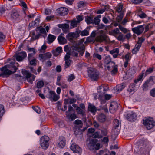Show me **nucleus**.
I'll list each match as a JSON object with an SVG mask.
<instances>
[{"mask_svg": "<svg viewBox=\"0 0 155 155\" xmlns=\"http://www.w3.org/2000/svg\"><path fill=\"white\" fill-rule=\"evenodd\" d=\"M119 52V50L118 48L114 49L109 51L110 54L113 55V57L114 58H116L118 56Z\"/></svg>", "mask_w": 155, "mask_h": 155, "instance_id": "nucleus-21", "label": "nucleus"}, {"mask_svg": "<svg viewBox=\"0 0 155 155\" xmlns=\"http://www.w3.org/2000/svg\"><path fill=\"white\" fill-rule=\"evenodd\" d=\"M97 119L100 122H103L106 120V116L104 114H101L99 115Z\"/></svg>", "mask_w": 155, "mask_h": 155, "instance_id": "nucleus-29", "label": "nucleus"}, {"mask_svg": "<svg viewBox=\"0 0 155 155\" xmlns=\"http://www.w3.org/2000/svg\"><path fill=\"white\" fill-rule=\"evenodd\" d=\"M108 132L109 130L107 127L103 128L101 130V133L102 136H107Z\"/></svg>", "mask_w": 155, "mask_h": 155, "instance_id": "nucleus-33", "label": "nucleus"}, {"mask_svg": "<svg viewBox=\"0 0 155 155\" xmlns=\"http://www.w3.org/2000/svg\"><path fill=\"white\" fill-rule=\"evenodd\" d=\"M114 123L115 128V129H116L119 126V121L118 119H115L114 120Z\"/></svg>", "mask_w": 155, "mask_h": 155, "instance_id": "nucleus-42", "label": "nucleus"}, {"mask_svg": "<svg viewBox=\"0 0 155 155\" xmlns=\"http://www.w3.org/2000/svg\"><path fill=\"white\" fill-rule=\"evenodd\" d=\"M94 137V138H97L100 139L103 137L102 135H99L98 132H95L93 134Z\"/></svg>", "mask_w": 155, "mask_h": 155, "instance_id": "nucleus-43", "label": "nucleus"}, {"mask_svg": "<svg viewBox=\"0 0 155 155\" xmlns=\"http://www.w3.org/2000/svg\"><path fill=\"white\" fill-rule=\"evenodd\" d=\"M49 140V137L46 136H44L42 137L40 140V144L44 149H46L48 147V141Z\"/></svg>", "mask_w": 155, "mask_h": 155, "instance_id": "nucleus-4", "label": "nucleus"}, {"mask_svg": "<svg viewBox=\"0 0 155 155\" xmlns=\"http://www.w3.org/2000/svg\"><path fill=\"white\" fill-rule=\"evenodd\" d=\"M76 110H77L78 113V114H81L82 115H83L84 114V112L85 110H84L82 109H81L79 107H78L76 108Z\"/></svg>", "mask_w": 155, "mask_h": 155, "instance_id": "nucleus-44", "label": "nucleus"}, {"mask_svg": "<svg viewBox=\"0 0 155 155\" xmlns=\"http://www.w3.org/2000/svg\"><path fill=\"white\" fill-rule=\"evenodd\" d=\"M86 22L88 24H93V18L91 16H87L85 19Z\"/></svg>", "mask_w": 155, "mask_h": 155, "instance_id": "nucleus-38", "label": "nucleus"}, {"mask_svg": "<svg viewBox=\"0 0 155 155\" xmlns=\"http://www.w3.org/2000/svg\"><path fill=\"white\" fill-rule=\"evenodd\" d=\"M76 21L79 23L80 21H82L83 19V17L82 16L79 15L77 17Z\"/></svg>", "mask_w": 155, "mask_h": 155, "instance_id": "nucleus-58", "label": "nucleus"}, {"mask_svg": "<svg viewBox=\"0 0 155 155\" xmlns=\"http://www.w3.org/2000/svg\"><path fill=\"white\" fill-rule=\"evenodd\" d=\"M14 62H11L9 65H6L1 68L0 70L2 72L0 74V77L4 78L7 77L12 73L16 72L17 68L14 65Z\"/></svg>", "mask_w": 155, "mask_h": 155, "instance_id": "nucleus-1", "label": "nucleus"}, {"mask_svg": "<svg viewBox=\"0 0 155 155\" xmlns=\"http://www.w3.org/2000/svg\"><path fill=\"white\" fill-rule=\"evenodd\" d=\"M78 23L75 19L73 20L71 23V28H73L77 26Z\"/></svg>", "mask_w": 155, "mask_h": 155, "instance_id": "nucleus-40", "label": "nucleus"}, {"mask_svg": "<svg viewBox=\"0 0 155 155\" xmlns=\"http://www.w3.org/2000/svg\"><path fill=\"white\" fill-rule=\"evenodd\" d=\"M128 22L129 20L128 18L126 17L122 21H121L120 22L121 24L123 25H126V23Z\"/></svg>", "mask_w": 155, "mask_h": 155, "instance_id": "nucleus-46", "label": "nucleus"}, {"mask_svg": "<svg viewBox=\"0 0 155 155\" xmlns=\"http://www.w3.org/2000/svg\"><path fill=\"white\" fill-rule=\"evenodd\" d=\"M89 35L88 31L86 30H84L81 31L80 33L81 35L82 36H87Z\"/></svg>", "mask_w": 155, "mask_h": 155, "instance_id": "nucleus-50", "label": "nucleus"}, {"mask_svg": "<svg viewBox=\"0 0 155 155\" xmlns=\"http://www.w3.org/2000/svg\"><path fill=\"white\" fill-rule=\"evenodd\" d=\"M65 139L64 137H60L57 142V146L61 148H63L65 145Z\"/></svg>", "mask_w": 155, "mask_h": 155, "instance_id": "nucleus-14", "label": "nucleus"}, {"mask_svg": "<svg viewBox=\"0 0 155 155\" xmlns=\"http://www.w3.org/2000/svg\"><path fill=\"white\" fill-rule=\"evenodd\" d=\"M111 67H112V70L111 71V73L112 75H115L118 72V66L117 65L115 64L114 63V65L113 66L111 65Z\"/></svg>", "mask_w": 155, "mask_h": 155, "instance_id": "nucleus-31", "label": "nucleus"}, {"mask_svg": "<svg viewBox=\"0 0 155 155\" xmlns=\"http://www.w3.org/2000/svg\"><path fill=\"white\" fill-rule=\"evenodd\" d=\"M136 71V68L135 67H133L130 68L128 71L129 74L132 75L134 74Z\"/></svg>", "mask_w": 155, "mask_h": 155, "instance_id": "nucleus-34", "label": "nucleus"}, {"mask_svg": "<svg viewBox=\"0 0 155 155\" xmlns=\"http://www.w3.org/2000/svg\"><path fill=\"white\" fill-rule=\"evenodd\" d=\"M125 83H122L116 86L115 90L116 91L120 92L125 88Z\"/></svg>", "mask_w": 155, "mask_h": 155, "instance_id": "nucleus-27", "label": "nucleus"}, {"mask_svg": "<svg viewBox=\"0 0 155 155\" xmlns=\"http://www.w3.org/2000/svg\"><path fill=\"white\" fill-rule=\"evenodd\" d=\"M150 95L153 97H155V88L152 89L150 92Z\"/></svg>", "mask_w": 155, "mask_h": 155, "instance_id": "nucleus-63", "label": "nucleus"}, {"mask_svg": "<svg viewBox=\"0 0 155 155\" xmlns=\"http://www.w3.org/2000/svg\"><path fill=\"white\" fill-rule=\"evenodd\" d=\"M74 122L76 124L79 125L80 126L82 127L83 125V123L82 121L79 120H75Z\"/></svg>", "mask_w": 155, "mask_h": 155, "instance_id": "nucleus-55", "label": "nucleus"}, {"mask_svg": "<svg viewBox=\"0 0 155 155\" xmlns=\"http://www.w3.org/2000/svg\"><path fill=\"white\" fill-rule=\"evenodd\" d=\"M58 26L59 28H62L65 33H67V30L69 29V25L66 23L58 24Z\"/></svg>", "mask_w": 155, "mask_h": 155, "instance_id": "nucleus-22", "label": "nucleus"}, {"mask_svg": "<svg viewBox=\"0 0 155 155\" xmlns=\"http://www.w3.org/2000/svg\"><path fill=\"white\" fill-rule=\"evenodd\" d=\"M68 9L66 8L61 7L57 9L58 14L62 15H65L68 13Z\"/></svg>", "mask_w": 155, "mask_h": 155, "instance_id": "nucleus-20", "label": "nucleus"}, {"mask_svg": "<svg viewBox=\"0 0 155 155\" xmlns=\"http://www.w3.org/2000/svg\"><path fill=\"white\" fill-rule=\"evenodd\" d=\"M106 136L104 137L102 140V142L104 144L108 143L109 141V136Z\"/></svg>", "mask_w": 155, "mask_h": 155, "instance_id": "nucleus-51", "label": "nucleus"}, {"mask_svg": "<svg viewBox=\"0 0 155 155\" xmlns=\"http://www.w3.org/2000/svg\"><path fill=\"white\" fill-rule=\"evenodd\" d=\"M101 18V15H98L95 17L94 20H93V24H95L96 25H98L100 22V19Z\"/></svg>", "mask_w": 155, "mask_h": 155, "instance_id": "nucleus-37", "label": "nucleus"}, {"mask_svg": "<svg viewBox=\"0 0 155 155\" xmlns=\"http://www.w3.org/2000/svg\"><path fill=\"white\" fill-rule=\"evenodd\" d=\"M79 36V34L77 33L70 32L68 34L66 38L68 40L71 41L73 38H77Z\"/></svg>", "mask_w": 155, "mask_h": 155, "instance_id": "nucleus-16", "label": "nucleus"}, {"mask_svg": "<svg viewBox=\"0 0 155 155\" xmlns=\"http://www.w3.org/2000/svg\"><path fill=\"white\" fill-rule=\"evenodd\" d=\"M65 68H67L70 66L71 61L70 60H65Z\"/></svg>", "mask_w": 155, "mask_h": 155, "instance_id": "nucleus-56", "label": "nucleus"}, {"mask_svg": "<svg viewBox=\"0 0 155 155\" xmlns=\"http://www.w3.org/2000/svg\"><path fill=\"white\" fill-rule=\"evenodd\" d=\"M139 16L142 18H146L147 17V15L144 13L143 12L140 14L139 15Z\"/></svg>", "mask_w": 155, "mask_h": 155, "instance_id": "nucleus-62", "label": "nucleus"}, {"mask_svg": "<svg viewBox=\"0 0 155 155\" xmlns=\"http://www.w3.org/2000/svg\"><path fill=\"white\" fill-rule=\"evenodd\" d=\"M70 149L74 153H81L82 149L78 145L75 143H73L70 147Z\"/></svg>", "mask_w": 155, "mask_h": 155, "instance_id": "nucleus-10", "label": "nucleus"}, {"mask_svg": "<svg viewBox=\"0 0 155 155\" xmlns=\"http://www.w3.org/2000/svg\"><path fill=\"white\" fill-rule=\"evenodd\" d=\"M88 110L92 113H94L97 111V108L94 105L89 104L88 106Z\"/></svg>", "mask_w": 155, "mask_h": 155, "instance_id": "nucleus-32", "label": "nucleus"}, {"mask_svg": "<svg viewBox=\"0 0 155 155\" xmlns=\"http://www.w3.org/2000/svg\"><path fill=\"white\" fill-rule=\"evenodd\" d=\"M97 91L99 94L98 98L100 100H101L102 97L105 93V88L103 86H100L97 88Z\"/></svg>", "mask_w": 155, "mask_h": 155, "instance_id": "nucleus-19", "label": "nucleus"}, {"mask_svg": "<svg viewBox=\"0 0 155 155\" xmlns=\"http://www.w3.org/2000/svg\"><path fill=\"white\" fill-rule=\"evenodd\" d=\"M144 39L142 37L138 38V41L137 43L140 44L142 45V43L144 41Z\"/></svg>", "mask_w": 155, "mask_h": 155, "instance_id": "nucleus-59", "label": "nucleus"}, {"mask_svg": "<svg viewBox=\"0 0 155 155\" xmlns=\"http://www.w3.org/2000/svg\"><path fill=\"white\" fill-rule=\"evenodd\" d=\"M33 36L32 37V38L34 40L37 39H38L39 37L41 36V34H38L36 35H35V33H33Z\"/></svg>", "mask_w": 155, "mask_h": 155, "instance_id": "nucleus-60", "label": "nucleus"}, {"mask_svg": "<svg viewBox=\"0 0 155 155\" xmlns=\"http://www.w3.org/2000/svg\"><path fill=\"white\" fill-rule=\"evenodd\" d=\"M58 40L59 44L64 45L67 43V40L64 37L61 36H58Z\"/></svg>", "mask_w": 155, "mask_h": 155, "instance_id": "nucleus-26", "label": "nucleus"}, {"mask_svg": "<svg viewBox=\"0 0 155 155\" xmlns=\"http://www.w3.org/2000/svg\"><path fill=\"white\" fill-rule=\"evenodd\" d=\"M136 115L134 112L130 111L128 112L127 115V118L129 121H134L136 119Z\"/></svg>", "mask_w": 155, "mask_h": 155, "instance_id": "nucleus-15", "label": "nucleus"}, {"mask_svg": "<svg viewBox=\"0 0 155 155\" xmlns=\"http://www.w3.org/2000/svg\"><path fill=\"white\" fill-rule=\"evenodd\" d=\"M71 48L73 51L71 52V54L72 56L76 57L78 56V53L75 52V51H77L80 53V55L81 56H83L85 51V47L84 45H83L80 47L77 46H73Z\"/></svg>", "mask_w": 155, "mask_h": 155, "instance_id": "nucleus-2", "label": "nucleus"}, {"mask_svg": "<svg viewBox=\"0 0 155 155\" xmlns=\"http://www.w3.org/2000/svg\"><path fill=\"white\" fill-rule=\"evenodd\" d=\"M56 37L51 34H49L48 36L47 40V42L49 44L52 43L56 39Z\"/></svg>", "mask_w": 155, "mask_h": 155, "instance_id": "nucleus-24", "label": "nucleus"}, {"mask_svg": "<svg viewBox=\"0 0 155 155\" xmlns=\"http://www.w3.org/2000/svg\"><path fill=\"white\" fill-rule=\"evenodd\" d=\"M115 37L119 41H123L125 39L124 35L122 34L121 32L118 34V35H117V36Z\"/></svg>", "mask_w": 155, "mask_h": 155, "instance_id": "nucleus-39", "label": "nucleus"}, {"mask_svg": "<svg viewBox=\"0 0 155 155\" xmlns=\"http://www.w3.org/2000/svg\"><path fill=\"white\" fill-rule=\"evenodd\" d=\"M132 56V54L130 53H128L125 55L124 58L125 60L129 61L131 59Z\"/></svg>", "mask_w": 155, "mask_h": 155, "instance_id": "nucleus-41", "label": "nucleus"}, {"mask_svg": "<svg viewBox=\"0 0 155 155\" xmlns=\"http://www.w3.org/2000/svg\"><path fill=\"white\" fill-rule=\"evenodd\" d=\"M46 97L52 101H56L59 99L60 96L57 95L54 91H50L46 95Z\"/></svg>", "mask_w": 155, "mask_h": 155, "instance_id": "nucleus-6", "label": "nucleus"}, {"mask_svg": "<svg viewBox=\"0 0 155 155\" xmlns=\"http://www.w3.org/2000/svg\"><path fill=\"white\" fill-rule=\"evenodd\" d=\"M98 140L95 138L91 139L90 141V144L92 149L96 150H99L100 148V144L99 143H96Z\"/></svg>", "mask_w": 155, "mask_h": 155, "instance_id": "nucleus-8", "label": "nucleus"}, {"mask_svg": "<svg viewBox=\"0 0 155 155\" xmlns=\"http://www.w3.org/2000/svg\"><path fill=\"white\" fill-rule=\"evenodd\" d=\"M107 9V7L106 6H105L104 8H102L101 9H99L98 10L97 12V14H102L103 13H104L105 10Z\"/></svg>", "mask_w": 155, "mask_h": 155, "instance_id": "nucleus-49", "label": "nucleus"}, {"mask_svg": "<svg viewBox=\"0 0 155 155\" xmlns=\"http://www.w3.org/2000/svg\"><path fill=\"white\" fill-rule=\"evenodd\" d=\"M124 15V13H121L118 16L117 20L118 22H121Z\"/></svg>", "mask_w": 155, "mask_h": 155, "instance_id": "nucleus-52", "label": "nucleus"}, {"mask_svg": "<svg viewBox=\"0 0 155 155\" xmlns=\"http://www.w3.org/2000/svg\"><path fill=\"white\" fill-rule=\"evenodd\" d=\"M88 74L92 80L95 81L99 78L98 73L92 68H90L88 69Z\"/></svg>", "mask_w": 155, "mask_h": 155, "instance_id": "nucleus-5", "label": "nucleus"}, {"mask_svg": "<svg viewBox=\"0 0 155 155\" xmlns=\"http://www.w3.org/2000/svg\"><path fill=\"white\" fill-rule=\"evenodd\" d=\"M44 85V83L43 81H38L37 84V87L38 88H41Z\"/></svg>", "mask_w": 155, "mask_h": 155, "instance_id": "nucleus-45", "label": "nucleus"}, {"mask_svg": "<svg viewBox=\"0 0 155 155\" xmlns=\"http://www.w3.org/2000/svg\"><path fill=\"white\" fill-rule=\"evenodd\" d=\"M19 15L17 12H12L11 14V18L12 19L19 20Z\"/></svg>", "mask_w": 155, "mask_h": 155, "instance_id": "nucleus-25", "label": "nucleus"}, {"mask_svg": "<svg viewBox=\"0 0 155 155\" xmlns=\"http://www.w3.org/2000/svg\"><path fill=\"white\" fill-rule=\"evenodd\" d=\"M153 67L149 68H148L146 71L145 75H147L153 72Z\"/></svg>", "mask_w": 155, "mask_h": 155, "instance_id": "nucleus-47", "label": "nucleus"}, {"mask_svg": "<svg viewBox=\"0 0 155 155\" xmlns=\"http://www.w3.org/2000/svg\"><path fill=\"white\" fill-rule=\"evenodd\" d=\"M5 38V36L2 33L0 32V42L4 41Z\"/></svg>", "mask_w": 155, "mask_h": 155, "instance_id": "nucleus-48", "label": "nucleus"}, {"mask_svg": "<svg viewBox=\"0 0 155 155\" xmlns=\"http://www.w3.org/2000/svg\"><path fill=\"white\" fill-rule=\"evenodd\" d=\"M148 82L147 81L144 84L143 88L144 91H146L148 89Z\"/></svg>", "mask_w": 155, "mask_h": 155, "instance_id": "nucleus-64", "label": "nucleus"}, {"mask_svg": "<svg viewBox=\"0 0 155 155\" xmlns=\"http://www.w3.org/2000/svg\"><path fill=\"white\" fill-rule=\"evenodd\" d=\"M143 124L147 130L153 128L155 125V122L153 118L149 117L143 120Z\"/></svg>", "mask_w": 155, "mask_h": 155, "instance_id": "nucleus-3", "label": "nucleus"}, {"mask_svg": "<svg viewBox=\"0 0 155 155\" xmlns=\"http://www.w3.org/2000/svg\"><path fill=\"white\" fill-rule=\"evenodd\" d=\"M75 78V76L73 74H71L69 76L68 79V81L69 82H71Z\"/></svg>", "mask_w": 155, "mask_h": 155, "instance_id": "nucleus-53", "label": "nucleus"}, {"mask_svg": "<svg viewBox=\"0 0 155 155\" xmlns=\"http://www.w3.org/2000/svg\"><path fill=\"white\" fill-rule=\"evenodd\" d=\"M118 104L115 101L111 102L109 107V111L110 113H114L118 107Z\"/></svg>", "mask_w": 155, "mask_h": 155, "instance_id": "nucleus-12", "label": "nucleus"}, {"mask_svg": "<svg viewBox=\"0 0 155 155\" xmlns=\"http://www.w3.org/2000/svg\"><path fill=\"white\" fill-rule=\"evenodd\" d=\"M120 29L119 28H116L110 32V33H111V35H114V36L116 37L119 34L120 32Z\"/></svg>", "mask_w": 155, "mask_h": 155, "instance_id": "nucleus-30", "label": "nucleus"}, {"mask_svg": "<svg viewBox=\"0 0 155 155\" xmlns=\"http://www.w3.org/2000/svg\"><path fill=\"white\" fill-rule=\"evenodd\" d=\"M26 56V53L24 51L16 53L15 55L16 60L19 62L22 61Z\"/></svg>", "mask_w": 155, "mask_h": 155, "instance_id": "nucleus-11", "label": "nucleus"}, {"mask_svg": "<svg viewBox=\"0 0 155 155\" xmlns=\"http://www.w3.org/2000/svg\"><path fill=\"white\" fill-rule=\"evenodd\" d=\"M29 60V63L31 65H35L37 63V60L35 59H31Z\"/></svg>", "mask_w": 155, "mask_h": 155, "instance_id": "nucleus-54", "label": "nucleus"}, {"mask_svg": "<svg viewBox=\"0 0 155 155\" xmlns=\"http://www.w3.org/2000/svg\"><path fill=\"white\" fill-rule=\"evenodd\" d=\"M107 38V35L104 34H103L97 36L95 38V40L97 41L102 42L104 41H106Z\"/></svg>", "mask_w": 155, "mask_h": 155, "instance_id": "nucleus-18", "label": "nucleus"}, {"mask_svg": "<svg viewBox=\"0 0 155 155\" xmlns=\"http://www.w3.org/2000/svg\"><path fill=\"white\" fill-rule=\"evenodd\" d=\"M123 7V5H120L118 6L117 7V11L118 12H121Z\"/></svg>", "mask_w": 155, "mask_h": 155, "instance_id": "nucleus-61", "label": "nucleus"}, {"mask_svg": "<svg viewBox=\"0 0 155 155\" xmlns=\"http://www.w3.org/2000/svg\"><path fill=\"white\" fill-rule=\"evenodd\" d=\"M144 73L145 71H143L141 74L137 78L138 79V80H139V81H141L142 80V78L144 76Z\"/></svg>", "mask_w": 155, "mask_h": 155, "instance_id": "nucleus-57", "label": "nucleus"}, {"mask_svg": "<svg viewBox=\"0 0 155 155\" xmlns=\"http://www.w3.org/2000/svg\"><path fill=\"white\" fill-rule=\"evenodd\" d=\"M144 26V25H138L132 28V31L138 35H140L143 32L145 28Z\"/></svg>", "mask_w": 155, "mask_h": 155, "instance_id": "nucleus-7", "label": "nucleus"}, {"mask_svg": "<svg viewBox=\"0 0 155 155\" xmlns=\"http://www.w3.org/2000/svg\"><path fill=\"white\" fill-rule=\"evenodd\" d=\"M114 63L111 61V58L110 56L107 55L105 57L104 60V65L105 66L108 64L113 66L114 65Z\"/></svg>", "mask_w": 155, "mask_h": 155, "instance_id": "nucleus-17", "label": "nucleus"}, {"mask_svg": "<svg viewBox=\"0 0 155 155\" xmlns=\"http://www.w3.org/2000/svg\"><path fill=\"white\" fill-rule=\"evenodd\" d=\"M52 55L50 52H47L44 54H40L39 55L40 60L43 62L45 60L51 58Z\"/></svg>", "mask_w": 155, "mask_h": 155, "instance_id": "nucleus-13", "label": "nucleus"}, {"mask_svg": "<svg viewBox=\"0 0 155 155\" xmlns=\"http://www.w3.org/2000/svg\"><path fill=\"white\" fill-rule=\"evenodd\" d=\"M118 26L120 30L124 33L125 34L130 31L129 30L124 27L120 24Z\"/></svg>", "mask_w": 155, "mask_h": 155, "instance_id": "nucleus-36", "label": "nucleus"}, {"mask_svg": "<svg viewBox=\"0 0 155 155\" xmlns=\"http://www.w3.org/2000/svg\"><path fill=\"white\" fill-rule=\"evenodd\" d=\"M23 74L25 76L28 81L30 83H32L34 81L35 76L34 75L32 76L31 74L27 71H22Z\"/></svg>", "mask_w": 155, "mask_h": 155, "instance_id": "nucleus-9", "label": "nucleus"}, {"mask_svg": "<svg viewBox=\"0 0 155 155\" xmlns=\"http://www.w3.org/2000/svg\"><path fill=\"white\" fill-rule=\"evenodd\" d=\"M136 89H135V84L134 83L130 84L129 87V88L128 89V91L130 93H134Z\"/></svg>", "mask_w": 155, "mask_h": 155, "instance_id": "nucleus-35", "label": "nucleus"}, {"mask_svg": "<svg viewBox=\"0 0 155 155\" xmlns=\"http://www.w3.org/2000/svg\"><path fill=\"white\" fill-rule=\"evenodd\" d=\"M141 45L140 44L137 43L135 45L134 48L132 50L133 54H136L139 51Z\"/></svg>", "mask_w": 155, "mask_h": 155, "instance_id": "nucleus-28", "label": "nucleus"}, {"mask_svg": "<svg viewBox=\"0 0 155 155\" xmlns=\"http://www.w3.org/2000/svg\"><path fill=\"white\" fill-rule=\"evenodd\" d=\"M66 115L67 118L71 121H73L77 118L75 114L73 113L71 114L69 113L68 114V111H66Z\"/></svg>", "mask_w": 155, "mask_h": 155, "instance_id": "nucleus-23", "label": "nucleus"}]
</instances>
